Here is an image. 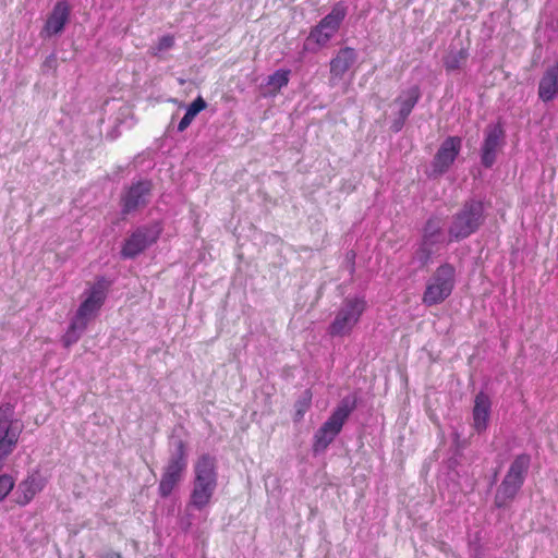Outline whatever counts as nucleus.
<instances>
[{
    "instance_id": "nucleus-1",
    "label": "nucleus",
    "mask_w": 558,
    "mask_h": 558,
    "mask_svg": "<svg viewBox=\"0 0 558 558\" xmlns=\"http://www.w3.org/2000/svg\"><path fill=\"white\" fill-rule=\"evenodd\" d=\"M110 284L105 276H98L95 282L85 289L81 304L61 336V343L65 349L75 344L86 331L88 324L97 317L106 302Z\"/></svg>"
},
{
    "instance_id": "nucleus-2",
    "label": "nucleus",
    "mask_w": 558,
    "mask_h": 558,
    "mask_svg": "<svg viewBox=\"0 0 558 558\" xmlns=\"http://www.w3.org/2000/svg\"><path fill=\"white\" fill-rule=\"evenodd\" d=\"M357 404L359 398L356 393H349L340 399L328 418L313 436L312 451L314 456H318L326 451L329 445L341 433L345 422L355 411Z\"/></svg>"
},
{
    "instance_id": "nucleus-3",
    "label": "nucleus",
    "mask_w": 558,
    "mask_h": 558,
    "mask_svg": "<svg viewBox=\"0 0 558 558\" xmlns=\"http://www.w3.org/2000/svg\"><path fill=\"white\" fill-rule=\"evenodd\" d=\"M217 470L215 457L204 453L194 465V478L187 508L203 511L211 501L217 488Z\"/></svg>"
},
{
    "instance_id": "nucleus-4",
    "label": "nucleus",
    "mask_w": 558,
    "mask_h": 558,
    "mask_svg": "<svg viewBox=\"0 0 558 558\" xmlns=\"http://www.w3.org/2000/svg\"><path fill=\"white\" fill-rule=\"evenodd\" d=\"M454 242L450 240L448 229H445L444 217L439 214H432L423 225L414 258L422 266H425L432 262L434 255L441 248Z\"/></svg>"
},
{
    "instance_id": "nucleus-5",
    "label": "nucleus",
    "mask_w": 558,
    "mask_h": 558,
    "mask_svg": "<svg viewBox=\"0 0 558 558\" xmlns=\"http://www.w3.org/2000/svg\"><path fill=\"white\" fill-rule=\"evenodd\" d=\"M485 221V206L481 199H466L450 219V240L461 242L476 233Z\"/></svg>"
},
{
    "instance_id": "nucleus-6",
    "label": "nucleus",
    "mask_w": 558,
    "mask_h": 558,
    "mask_svg": "<svg viewBox=\"0 0 558 558\" xmlns=\"http://www.w3.org/2000/svg\"><path fill=\"white\" fill-rule=\"evenodd\" d=\"M531 456L525 452L514 457L501 483L497 487L494 498L496 508H506L515 499L525 482L531 466Z\"/></svg>"
},
{
    "instance_id": "nucleus-7",
    "label": "nucleus",
    "mask_w": 558,
    "mask_h": 558,
    "mask_svg": "<svg viewBox=\"0 0 558 558\" xmlns=\"http://www.w3.org/2000/svg\"><path fill=\"white\" fill-rule=\"evenodd\" d=\"M24 425L16 417L15 407L10 402L0 404V472L5 459L15 450Z\"/></svg>"
},
{
    "instance_id": "nucleus-8",
    "label": "nucleus",
    "mask_w": 558,
    "mask_h": 558,
    "mask_svg": "<svg viewBox=\"0 0 558 558\" xmlns=\"http://www.w3.org/2000/svg\"><path fill=\"white\" fill-rule=\"evenodd\" d=\"M456 286V268L449 263H444L436 268L428 279L422 302L430 307L442 303L448 299Z\"/></svg>"
},
{
    "instance_id": "nucleus-9",
    "label": "nucleus",
    "mask_w": 558,
    "mask_h": 558,
    "mask_svg": "<svg viewBox=\"0 0 558 558\" xmlns=\"http://www.w3.org/2000/svg\"><path fill=\"white\" fill-rule=\"evenodd\" d=\"M365 310L366 301L364 296L345 299L343 305L337 312L335 319L328 327V335L331 337L349 335L359 323Z\"/></svg>"
},
{
    "instance_id": "nucleus-10",
    "label": "nucleus",
    "mask_w": 558,
    "mask_h": 558,
    "mask_svg": "<svg viewBox=\"0 0 558 558\" xmlns=\"http://www.w3.org/2000/svg\"><path fill=\"white\" fill-rule=\"evenodd\" d=\"M186 465V446L183 440H178L174 452L170 456L158 485V494L161 498H167L172 494L181 481Z\"/></svg>"
},
{
    "instance_id": "nucleus-11",
    "label": "nucleus",
    "mask_w": 558,
    "mask_h": 558,
    "mask_svg": "<svg viewBox=\"0 0 558 558\" xmlns=\"http://www.w3.org/2000/svg\"><path fill=\"white\" fill-rule=\"evenodd\" d=\"M162 232V226L156 221L137 227L124 241L121 248V257L133 259L146 248L155 244Z\"/></svg>"
},
{
    "instance_id": "nucleus-12",
    "label": "nucleus",
    "mask_w": 558,
    "mask_h": 558,
    "mask_svg": "<svg viewBox=\"0 0 558 558\" xmlns=\"http://www.w3.org/2000/svg\"><path fill=\"white\" fill-rule=\"evenodd\" d=\"M151 191L153 182L148 179H140L125 186L120 197L121 214L126 216L145 207L149 203Z\"/></svg>"
},
{
    "instance_id": "nucleus-13",
    "label": "nucleus",
    "mask_w": 558,
    "mask_h": 558,
    "mask_svg": "<svg viewBox=\"0 0 558 558\" xmlns=\"http://www.w3.org/2000/svg\"><path fill=\"white\" fill-rule=\"evenodd\" d=\"M347 13L348 8L344 2L339 1L335 3L331 11L325 15L314 28H312L310 38L319 46L326 45L338 32L342 21L347 16Z\"/></svg>"
},
{
    "instance_id": "nucleus-14",
    "label": "nucleus",
    "mask_w": 558,
    "mask_h": 558,
    "mask_svg": "<svg viewBox=\"0 0 558 558\" xmlns=\"http://www.w3.org/2000/svg\"><path fill=\"white\" fill-rule=\"evenodd\" d=\"M504 124L498 121L489 123L484 133L481 146V162L485 168H492L496 161L498 149L505 142Z\"/></svg>"
},
{
    "instance_id": "nucleus-15",
    "label": "nucleus",
    "mask_w": 558,
    "mask_h": 558,
    "mask_svg": "<svg viewBox=\"0 0 558 558\" xmlns=\"http://www.w3.org/2000/svg\"><path fill=\"white\" fill-rule=\"evenodd\" d=\"M461 146L462 140L459 136L445 138L433 158V172L438 175L446 173L459 156Z\"/></svg>"
},
{
    "instance_id": "nucleus-16",
    "label": "nucleus",
    "mask_w": 558,
    "mask_h": 558,
    "mask_svg": "<svg viewBox=\"0 0 558 558\" xmlns=\"http://www.w3.org/2000/svg\"><path fill=\"white\" fill-rule=\"evenodd\" d=\"M47 483V477L39 470H34L19 484L15 502L21 507L27 506L37 494L44 490Z\"/></svg>"
},
{
    "instance_id": "nucleus-17",
    "label": "nucleus",
    "mask_w": 558,
    "mask_h": 558,
    "mask_svg": "<svg viewBox=\"0 0 558 558\" xmlns=\"http://www.w3.org/2000/svg\"><path fill=\"white\" fill-rule=\"evenodd\" d=\"M356 50L352 47H343L337 51L336 56L330 60L329 63L330 86H336L343 80L344 74L353 66V64L356 62Z\"/></svg>"
},
{
    "instance_id": "nucleus-18",
    "label": "nucleus",
    "mask_w": 558,
    "mask_h": 558,
    "mask_svg": "<svg viewBox=\"0 0 558 558\" xmlns=\"http://www.w3.org/2000/svg\"><path fill=\"white\" fill-rule=\"evenodd\" d=\"M71 8L68 1H58L48 15L43 31V37H51L61 33L70 20Z\"/></svg>"
},
{
    "instance_id": "nucleus-19",
    "label": "nucleus",
    "mask_w": 558,
    "mask_h": 558,
    "mask_svg": "<svg viewBox=\"0 0 558 558\" xmlns=\"http://www.w3.org/2000/svg\"><path fill=\"white\" fill-rule=\"evenodd\" d=\"M537 93L544 102H550L558 96V62L546 68L538 82Z\"/></svg>"
},
{
    "instance_id": "nucleus-20",
    "label": "nucleus",
    "mask_w": 558,
    "mask_h": 558,
    "mask_svg": "<svg viewBox=\"0 0 558 558\" xmlns=\"http://www.w3.org/2000/svg\"><path fill=\"white\" fill-rule=\"evenodd\" d=\"M492 412V400L487 393L480 391L474 399V407L472 411L473 426L477 433L485 432L488 427V422Z\"/></svg>"
},
{
    "instance_id": "nucleus-21",
    "label": "nucleus",
    "mask_w": 558,
    "mask_h": 558,
    "mask_svg": "<svg viewBox=\"0 0 558 558\" xmlns=\"http://www.w3.org/2000/svg\"><path fill=\"white\" fill-rule=\"evenodd\" d=\"M421 88L418 85H412L407 89L401 90L399 96L395 99L398 106V114L409 117L421 99Z\"/></svg>"
},
{
    "instance_id": "nucleus-22",
    "label": "nucleus",
    "mask_w": 558,
    "mask_h": 558,
    "mask_svg": "<svg viewBox=\"0 0 558 558\" xmlns=\"http://www.w3.org/2000/svg\"><path fill=\"white\" fill-rule=\"evenodd\" d=\"M207 104L203 97L198 96L187 107L184 116L178 124V131L183 132L192 123L193 119L206 108Z\"/></svg>"
},
{
    "instance_id": "nucleus-23",
    "label": "nucleus",
    "mask_w": 558,
    "mask_h": 558,
    "mask_svg": "<svg viewBox=\"0 0 558 558\" xmlns=\"http://www.w3.org/2000/svg\"><path fill=\"white\" fill-rule=\"evenodd\" d=\"M469 52L466 49L462 48L456 51H449V53L444 58V66L448 73H451L456 70H459L462 65V62L466 60Z\"/></svg>"
},
{
    "instance_id": "nucleus-24",
    "label": "nucleus",
    "mask_w": 558,
    "mask_h": 558,
    "mask_svg": "<svg viewBox=\"0 0 558 558\" xmlns=\"http://www.w3.org/2000/svg\"><path fill=\"white\" fill-rule=\"evenodd\" d=\"M290 73L289 69H278L267 77L266 83L268 86L279 90L289 84Z\"/></svg>"
},
{
    "instance_id": "nucleus-25",
    "label": "nucleus",
    "mask_w": 558,
    "mask_h": 558,
    "mask_svg": "<svg viewBox=\"0 0 558 558\" xmlns=\"http://www.w3.org/2000/svg\"><path fill=\"white\" fill-rule=\"evenodd\" d=\"M175 38L171 34L161 36L157 44L149 49V52L154 57L160 56L162 52L171 49L174 46Z\"/></svg>"
},
{
    "instance_id": "nucleus-26",
    "label": "nucleus",
    "mask_w": 558,
    "mask_h": 558,
    "mask_svg": "<svg viewBox=\"0 0 558 558\" xmlns=\"http://www.w3.org/2000/svg\"><path fill=\"white\" fill-rule=\"evenodd\" d=\"M311 401L312 393L310 390H306L305 396L295 402L294 422H300L304 417L305 413L311 407Z\"/></svg>"
},
{
    "instance_id": "nucleus-27",
    "label": "nucleus",
    "mask_w": 558,
    "mask_h": 558,
    "mask_svg": "<svg viewBox=\"0 0 558 558\" xmlns=\"http://www.w3.org/2000/svg\"><path fill=\"white\" fill-rule=\"evenodd\" d=\"M408 118L409 117H402L398 114V117L392 121L390 129L396 133L400 132L404 126V123Z\"/></svg>"
},
{
    "instance_id": "nucleus-28",
    "label": "nucleus",
    "mask_w": 558,
    "mask_h": 558,
    "mask_svg": "<svg viewBox=\"0 0 558 558\" xmlns=\"http://www.w3.org/2000/svg\"><path fill=\"white\" fill-rule=\"evenodd\" d=\"M101 558H123L120 553L109 551L101 556Z\"/></svg>"
},
{
    "instance_id": "nucleus-29",
    "label": "nucleus",
    "mask_w": 558,
    "mask_h": 558,
    "mask_svg": "<svg viewBox=\"0 0 558 558\" xmlns=\"http://www.w3.org/2000/svg\"><path fill=\"white\" fill-rule=\"evenodd\" d=\"M56 61V56L53 53H51L45 61L44 65H47L49 66L52 62Z\"/></svg>"
},
{
    "instance_id": "nucleus-30",
    "label": "nucleus",
    "mask_w": 558,
    "mask_h": 558,
    "mask_svg": "<svg viewBox=\"0 0 558 558\" xmlns=\"http://www.w3.org/2000/svg\"><path fill=\"white\" fill-rule=\"evenodd\" d=\"M472 557L473 558H482V549L480 546L474 550Z\"/></svg>"
},
{
    "instance_id": "nucleus-31",
    "label": "nucleus",
    "mask_w": 558,
    "mask_h": 558,
    "mask_svg": "<svg viewBox=\"0 0 558 558\" xmlns=\"http://www.w3.org/2000/svg\"><path fill=\"white\" fill-rule=\"evenodd\" d=\"M354 258H355V253L354 252H351V260H352V264H351V272L354 271Z\"/></svg>"
}]
</instances>
